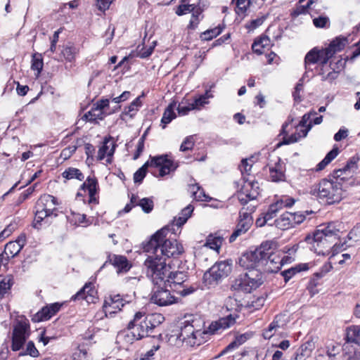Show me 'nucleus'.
<instances>
[{"label":"nucleus","mask_w":360,"mask_h":360,"mask_svg":"<svg viewBox=\"0 0 360 360\" xmlns=\"http://www.w3.org/2000/svg\"><path fill=\"white\" fill-rule=\"evenodd\" d=\"M170 229L165 226L158 231L151 238L143 245V250L148 253H157L167 260L170 257H176L184 252V248L175 239L167 238Z\"/></svg>","instance_id":"f257e3e1"},{"label":"nucleus","mask_w":360,"mask_h":360,"mask_svg":"<svg viewBox=\"0 0 360 360\" xmlns=\"http://www.w3.org/2000/svg\"><path fill=\"white\" fill-rule=\"evenodd\" d=\"M30 335L29 321L22 318L17 320L13 326L11 347L14 352L22 349L18 354L19 356L30 355L32 357H37L39 355V352L32 341H29L26 345L25 349H23V345L30 337Z\"/></svg>","instance_id":"f03ea898"},{"label":"nucleus","mask_w":360,"mask_h":360,"mask_svg":"<svg viewBox=\"0 0 360 360\" xmlns=\"http://www.w3.org/2000/svg\"><path fill=\"white\" fill-rule=\"evenodd\" d=\"M333 179H321L319 184L311 188L310 194L327 204L339 202L342 198V181L334 177Z\"/></svg>","instance_id":"7ed1b4c3"},{"label":"nucleus","mask_w":360,"mask_h":360,"mask_svg":"<svg viewBox=\"0 0 360 360\" xmlns=\"http://www.w3.org/2000/svg\"><path fill=\"white\" fill-rule=\"evenodd\" d=\"M146 276L155 285H163L171 269L169 264L166 263L163 257L157 253H149L144 262Z\"/></svg>","instance_id":"20e7f679"},{"label":"nucleus","mask_w":360,"mask_h":360,"mask_svg":"<svg viewBox=\"0 0 360 360\" xmlns=\"http://www.w3.org/2000/svg\"><path fill=\"white\" fill-rule=\"evenodd\" d=\"M164 320L165 317L160 314H146L138 311L134 314L133 319L129 323L135 332L140 334L142 339L150 335L155 328L158 327Z\"/></svg>","instance_id":"39448f33"},{"label":"nucleus","mask_w":360,"mask_h":360,"mask_svg":"<svg viewBox=\"0 0 360 360\" xmlns=\"http://www.w3.org/2000/svg\"><path fill=\"white\" fill-rule=\"evenodd\" d=\"M343 229V224L338 221H330L326 224L319 226V228L311 236L308 235L305 238L307 243L312 241L316 243L317 246L330 248L334 239L339 236V233Z\"/></svg>","instance_id":"423d86ee"},{"label":"nucleus","mask_w":360,"mask_h":360,"mask_svg":"<svg viewBox=\"0 0 360 360\" xmlns=\"http://www.w3.org/2000/svg\"><path fill=\"white\" fill-rule=\"evenodd\" d=\"M187 272L183 271H169L167 279L163 284L165 288L169 287L171 290L176 292L181 296H186L193 293L196 288L188 286L185 283L188 279Z\"/></svg>","instance_id":"0eeeda50"},{"label":"nucleus","mask_w":360,"mask_h":360,"mask_svg":"<svg viewBox=\"0 0 360 360\" xmlns=\"http://www.w3.org/2000/svg\"><path fill=\"white\" fill-rule=\"evenodd\" d=\"M231 271V263L228 261L216 262L203 275V281L209 288L217 285Z\"/></svg>","instance_id":"6e6552de"},{"label":"nucleus","mask_w":360,"mask_h":360,"mask_svg":"<svg viewBox=\"0 0 360 360\" xmlns=\"http://www.w3.org/2000/svg\"><path fill=\"white\" fill-rule=\"evenodd\" d=\"M57 205L56 198L51 195L41 196L37 202L36 212L34 220V227L39 229V225L44 219H48L53 212L56 210L55 206Z\"/></svg>","instance_id":"1a4fd4ad"},{"label":"nucleus","mask_w":360,"mask_h":360,"mask_svg":"<svg viewBox=\"0 0 360 360\" xmlns=\"http://www.w3.org/2000/svg\"><path fill=\"white\" fill-rule=\"evenodd\" d=\"M267 246H269V242L268 241L262 243L254 251L245 253L239 260L240 265L250 270H255L256 267L259 265L262 266L266 255L264 250H267Z\"/></svg>","instance_id":"9d476101"},{"label":"nucleus","mask_w":360,"mask_h":360,"mask_svg":"<svg viewBox=\"0 0 360 360\" xmlns=\"http://www.w3.org/2000/svg\"><path fill=\"white\" fill-rule=\"evenodd\" d=\"M180 330L176 334L177 339L181 342H185L186 345L194 346L199 345L200 341L198 340V337L202 335V332L195 330L194 326L188 321H184L181 323Z\"/></svg>","instance_id":"9b49d317"},{"label":"nucleus","mask_w":360,"mask_h":360,"mask_svg":"<svg viewBox=\"0 0 360 360\" xmlns=\"http://www.w3.org/2000/svg\"><path fill=\"white\" fill-rule=\"evenodd\" d=\"M244 183L238 192V198L242 205L257 198L259 193V183L255 180L246 179L243 176Z\"/></svg>","instance_id":"f8f14e48"},{"label":"nucleus","mask_w":360,"mask_h":360,"mask_svg":"<svg viewBox=\"0 0 360 360\" xmlns=\"http://www.w3.org/2000/svg\"><path fill=\"white\" fill-rule=\"evenodd\" d=\"M150 301L158 306L165 307L175 303L176 298L165 287L158 285L152 290Z\"/></svg>","instance_id":"ddd939ff"},{"label":"nucleus","mask_w":360,"mask_h":360,"mask_svg":"<svg viewBox=\"0 0 360 360\" xmlns=\"http://www.w3.org/2000/svg\"><path fill=\"white\" fill-rule=\"evenodd\" d=\"M243 210L244 208L240 212L238 222L235 230L229 237L230 243L234 242L238 236L245 233L252 224L253 219L250 213Z\"/></svg>","instance_id":"4468645a"},{"label":"nucleus","mask_w":360,"mask_h":360,"mask_svg":"<svg viewBox=\"0 0 360 360\" xmlns=\"http://www.w3.org/2000/svg\"><path fill=\"white\" fill-rule=\"evenodd\" d=\"M326 56V52L323 49H319L315 47L310 50L306 54L304 58V66L306 70L305 74L309 71H312V68H311V65H314L318 63H320L322 69L328 62V60H326V62L324 61Z\"/></svg>","instance_id":"2eb2a0df"},{"label":"nucleus","mask_w":360,"mask_h":360,"mask_svg":"<svg viewBox=\"0 0 360 360\" xmlns=\"http://www.w3.org/2000/svg\"><path fill=\"white\" fill-rule=\"evenodd\" d=\"M150 166L160 168L159 174L160 176L169 174L170 172L174 171L177 167V165L172 160L167 158V155L150 156Z\"/></svg>","instance_id":"dca6fc26"},{"label":"nucleus","mask_w":360,"mask_h":360,"mask_svg":"<svg viewBox=\"0 0 360 360\" xmlns=\"http://www.w3.org/2000/svg\"><path fill=\"white\" fill-rule=\"evenodd\" d=\"M271 243L267 246V250H264L265 257L262 266H266V270L271 272H277L283 265L284 258L281 259L280 257L273 252L271 249Z\"/></svg>","instance_id":"f3484780"},{"label":"nucleus","mask_w":360,"mask_h":360,"mask_svg":"<svg viewBox=\"0 0 360 360\" xmlns=\"http://www.w3.org/2000/svg\"><path fill=\"white\" fill-rule=\"evenodd\" d=\"M359 160V158L358 156L352 157L343 168L333 172V177L337 178V179H340V181L348 179L357 169V162Z\"/></svg>","instance_id":"a211bd4d"},{"label":"nucleus","mask_w":360,"mask_h":360,"mask_svg":"<svg viewBox=\"0 0 360 360\" xmlns=\"http://www.w3.org/2000/svg\"><path fill=\"white\" fill-rule=\"evenodd\" d=\"M347 44V37L340 36L335 38L327 48L323 49L326 56L324 61L329 60L336 53L342 51Z\"/></svg>","instance_id":"6ab92c4d"},{"label":"nucleus","mask_w":360,"mask_h":360,"mask_svg":"<svg viewBox=\"0 0 360 360\" xmlns=\"http://www.w3.org/2000/svg\"><path fill=\"white\" fill-rule=\"evenodd\" d=\"M107 262H110L117 269L118 274L127 273L131 267L127 257L122 255H109L104 265Z\"/></svg>","instance_id":"aec40b11"},{"label":"nucleus","mask_w":360,"mask_h":360,"mask_svg":"<svg viewBox=\"0 0 360 360\" xmlns=\"http://www.w3.org/2000/svg\"><path fill=\"white\" fill-rule=\"evenodd\" d=\"M238 315L229 314L225 317L220 318L219 320L212 322L209 328V332L214 334L219 330H225L235 324Z\"/></svg>","instance_id":"412c9836"},{"label":"nucleus","mask_w":360,"mask_h":360,"mask_svg":"<svg viewBox=\"0 0 360 360\" xmlns=\"http://www.w3.org/2000/svg\"><path fill=\"white\" fill-rule=\"evenodd\" d=\"M139 340H141V336L134 331L129 323L126 329L119 332L117 335V342L122 345H129Z\"/></svg>","instance_id":"4be33fe9"},{"label":"nucleus","mask_w":360,"mask_h":360,"mask_svg":"<svg viewBox=\"0 0 360 360\" xmlns=\"http://www.w3.org/2000/svg\"><path fill=\"white\" fill-rule=\"evenodd\" d=\"M96 291L91 283H86L75 295L72 297V300H85L88 303H94L96 300Z\"/></svg>","instance_id":"5701e85b"},{"label":"nucleus","mask_w":360,"mask_h":360,"mask_svg":"<svg viewBox=\"0 0 360 360\" xmlns=\"http://www.w3.org/2000/svg\"><path fill=\"white\" fill-rule=\"evenodd\" d=\"M115 144L112 141V138L105 137L103 142V145L98 149L97 159L98 160H102L105 158V156H108V158L106 161L108 163H110L111 160L109 158V157L112 156L115 152Z\"/></svg>","instance_id":"b1692460"},{"label":"nucleus","mask_w":360,"mask_h":360,"mask_svg":"<svg viewBox=\"0 0 360 360\" xmlns=\"http://www.w3.org/2000/svg\"><path fill=\"white\" fill-rule=\"evenodd\" d=\"M60 307L61 304L58 302L44 307L36 314L34 316L35 321H43L49 320L60 310Z\"/></svg>","instance_id":"393cba45"},{"label":"nucleus","mask_w":360,"mask_h":360,"mask_svg":"<svg viewBox=\"0 0 360 360\" xmlns=\"http://www.w3.org/2000/svg\"><path fill=\"white\" fill-rule=\"evenodd\" d=\"M98 181L95 177L89 176L85 182L82 185L83 190H87L89 195V203L98 204V200L96 198L97 192Z\"/></svg>","instance_id":"a878e982"},{"label":"nucleus","mask_w":360,"mask_h":360,"mask_svg":"<svg viewBox=\"0 0 360 360\" xmlns=\"http://www.w3.org/2000/svg\"><path fill=\"white\" fill-rule=\"evenodd\" d=\"M277 161L274 165H269V177L272 181L279 182L284 181L285 176L284 174L283 167L281 163V159L277 158Z\"/></svg>","instance_id":"bb28decb"},{"label":"nucleus","mask_w":360,"mask_h":360,"mask_svg":"<svg viewBox=\"0 0 360 360\" xmlns=\"http://www.w3.org/2000/svg\"><path fill=\"white\" fill-rule=\"evenodd\" d=\"M247 279L246 273L245 274L240 275L233 281L231 284V289L246 293L251 292L250 287L248 282V280Z\"/></svg>","instance_id":"cd10ccee"},{"label":"nucleus","mask_w":360,"mask_h":360,"mask_svg":"<svg viewBox=\"0 0 360 360\" xmlns=\"http://www.w3.org/2000/svg\"><path fill=\"white\" fill-rule=\"evenodd\" d=\"M313 124L309 122L307 128L304 129H301L300 131L295 132L290 136H283V141L280 144L288 145L290 143H294L297 142L301 138H304L307 136L308 132L312 128Z\"/></svg>","instance_id":"c85d7f7f"},{"label":"nucleus","mask_w":360,"mask_h":360,"mask_svg":"<svg viewBox=\"0 0 360 360\" xmlns=\"http://www.w3.org/2000/svg\"><path fill=\"white\" fill-rule=\"evenodd\" d=\"M346 344L360 346V326H351L346 330Z\"/></svg>","instance_id":"c756f323"},{"label":"nucleus","mask_w":360,"mask_h":360,"mask_svg":"<svg viewBox=\"0 0 360 360\" xmlns=\"http://www.w3.org/2000/svg\"><path fill=\"white\" fill-rule=\"evenodd\" d=\"M292 213L286 212L281 214L279 218L274 221V224L281 230H287L293 227Z\"/></svg>","instance_id":"7c9ffc66"},{"label":"nucleus","mask_w":360,"mask_h":360,"mask_svg":"<svg viewBox=\"0 0 360 360\" xmlns=\"http://www.w3.org/2000/svg\"><path fill=\"white\" fill-rule=\"evenodd\" d=\"M251 291L259 287L262 283V275L257 270H249L246 273Z\"/></svg>","instance_id":"2f4dec72"},{"label":"nucleus","mask_w":360,"mask_h":360,"mask_svg":"<svg viewBox=\"0 0 360 360\" xmlns=\"http://www.w3.org/2000/svg\"><path fill=\"white\" fill-rule=\"evenodd\" d=\"M309 269L308 264H299L295 266H292L288 269L281 271V274L284 278L285 283H287L290 278H292L295 274L302 271H307Z\"/></svg>","instance_id":"473e14b6"},{"label":"nucleus","mask_w":360,"mask_h":360,"mask_svg":"<svg viewBox=\"0 0 360 360\" xmlns=\"http://www.w3.org/2000/svg\"><path fill=\"white\" fill-rule=\"evenodd\" d=\"M78 53L79 49L71 43H68L63 46V49L61 50V54L68 62L74 61Z\"/></svg>","instance_id":"72a5a7b5"},{"label":"nucleus","mask_w":360,"mask_h":360,"mask_svg":"<svg viewBox=\"0 0 360 360\" xmlns=\"http://www.w3.org/2000/svg\"><path fill=\"white\" fill-rule=\"evenodd\" d=\"M202 12L203 9L199 4H198L193 11L191 13V18L188 25V29L195 30L197 28L199 22L203 18Z\"/></svg>","instance_id":"f704fd0d"},{"label":"nucleus","mask_w":360,"mask_h":360,"mask_svg":"<svg viewBox=\"0 0 360 360\" xmlns=\"http://www.w3.org/2000/svg\"><path fill=\"white\" fill-rule=\"evenodd\" d=\"M189 189L192 196L197 201H210V198L205 194L204 190L198 184L190 185Z\"/></svg>","instance_id":"c9c22d12"},{"label":"nucleus","mask_w":360,"mask_h":360,"mask_svg":"<svg viewBox=\"0 0 360 360\" xmlns=\"http://www.w3.org/2000/svg\"><path fill=\"white\" fill-rule=\"evenodd\" d=\"M105 117V114L103 111L93 107L91 110L84 115L82 119L91 122H97V120H102Z\"/></svg>","instance_id":"e433bc0d"},{"label":"nucleus","mask_w":360,"mask_h":360,"mask_svg":"<svg viewBox=\"0 0 360 360\" xmlns=\"http://www.w3.org/2000/svg\"><path fill=\"white\" fill-rule=\"evenodd\" d=\"M271 45V40L267 36H262L259 39L255 41L252 46V51L257 53L258 55H261L264 53V50L261 49H258V46H262V48H264L265 49H269Z\"/></svg>","instance_id":"4c0bfd02"},{"label":"nucleus","mask_w":360,"mask_h":360,"mask_svg":"<svg viewBox=\"0 0 360 360\" xmlns=\"http://www.w3.org/2000/svg\"><path fill=\"white\" fill-rule=\"evenodd\" d=\"M194 207L191 205H188L184 207L181 210L178 218L175 219L176 225L178 227H181L182 225H184L187 221L188 219L191 216Z\"/></svg>","instance_id":"58836bf2"},{"label":"nucleus","mask_w":360,"mask_h":360,"mask_svg":"<svg viewBox=\"0 0 360 360\" xmlns=\"http://www.w3.org/2000/svg\"><path fill=\"white\" fill-rule=\"evenodd\" d=\"M339 153L338 147L333 148L330 152L327 153L326 157L316 165V171L323 169L333 160H334Z\"/></svg>","instance_id":"ea45409f"},{"label":"nucleus","mask_w":360,"mask_h":360,"mask_svg":"<svg viewBox=\"0 0 360 360\" xmlns=\"http://www.w3.org/2000/svg\"><path fill=\"white\" fill-rule=\"evenodd\" d=\"M175 107L176 103L173 102L170 103L165 109L161 120V122L164 124L162 128H165L166 124H169L173 119L176 117V115L174 112Z\"/></svg>","instance_id":"a19ab883"},{"label":"nucleus","mask_w":360,"mask_h":360,"mask_svg":"<svg viewBox=\"0 0 360 360\" xmlns=\"http://www.w3.org/2000/svg\"><path fill=\"white\" fill-rule=\"evenodd\" d=\"M13 285V278L10 276H0V299L3 298Z\"/></svg>","instance_id":"79ce46f5"},{"label":"nucleus","mask_w":360,"mask_h":360,"mask_svg":"<svg viewBox=\"0 0 360 360\" xmlns=\"http://www.w3.org/2000/svg\"><path fill=\"white\" fill-rule=\"evenodd\" d=\"M224 29V25H219L213 29H210L202 32L200 34V38L202 40L205 41L212 40L213 38L219 35L222 32Z\"/></svg>","instance_id":"37998d69"},{"label":"nucleus","mask_w":360,"mask_h":360,"mask_svg":"<svg viewBox=\"0 0 360 360\" xmlns=\"http://www.w3.org/2000/svg\"><path fill=\"white\" fill-rule=\"evenodd\" d=\"M120 300H124L122 299V296L119 294L110 295L109 297L105 299L103 305V309L106 316H108V314H112V310H111L112 309L109 307V304L119 302Z\"/></svg>","instance_id":"c03bdc74"},{"label":"nucleus","mask_w":360,"mask_h":360,"mask_svg":"<svg viewBox=\"0 0 360 360\" xmlns=\"http://www.w3.org/2000/svg\"><path fill=\"white\" fill-rule=\"evenodd\" d=\"M21 250L22 248H20L18 243L10 241L5 245L3 252L6 255L8 256V258L10 259L16 256Z\"/></svg>","instance_id":"a18cd8bd"},{"label":"nucleus","mask_w":360,"mask_h":360,"mask_svg":"<svg viewBox=\"0 0 360 360\" xmlns=\"http://www.w3.org/2000/svg\"><path fill=\"white\" fill-rule=\"evenodd\" d=\"M345 360H360V349L353 348L352 345H344Z\"/></svg>","instance_id":"49530a36"},{"label":"nucleus","mask_w":360,"mask_h":360,"mask_svg":"<svg viewBox=\"0 0 360 360\" xmlns=\"http://www.w3.org/2000/svg\"><path fill=\"white\" fill-rule=\"evenodd\" d=\"M62 176L66 179H77L79 181H82L84 178L81 171L77 168L69 167L65 169L63 173Z\"/></svg>","instance_id":"de8ad7c7"},{"label":"nucleus","mask_w":360,"mask_h":360,"mask_svg":"<svg viewBox=\"0 0 360 360\" xmlns=\"http://www.w3.org/2000/svg\"><path fill=\"white\" fill-rule=\"evenodd\" d=\"M249 338V335L245 333L236 337L235 340L231 342L220 354H224L227 351L235 349L243 345Z\"/></svg>","instance_id":"09e8293b"},{"label":"nucleus","mask_w":360,"mask_h":360,"mask_svg":"<svg viewBox=\"0 0 360 360\" xmlns=\"http://www.w3.org/2000/svg\"><path fill=\"white\" fill-rule=\"evenodd\" d=\"M68 219L71 224L75 226L88 222L86 214L75 212H72L71 214L68 217Z\"/></svg>","instance_id":"8fccbe9b"},{"label":"nucleus","mask_w":360,"mask_h":360,"mask_svg":"<svg viewBox=\"0 0 360 360\" xmlns=\"http://www.w3.org/2000/svg\"><path fill=\"white\" fill-rule=\"evenodd\" d=\"M222 238L220 236L213 237L210 236L206 240L205 246L210 249L218 251L222 244Z\"/></svg>","instance_id":"3c124183"},{"label":"nucleus","mask_w":360,"mask_h":360,"mask_svg":"<svg viewBox=\"0 0 360 360\" xmlns=\"http://www.w3.org/2000/svg\"><path fill=\"white\" fill-rule=\"evenodd\" d=\"M150 166V162L147 161L141 167H140L134 174V181L135 183H141L147 173L148 167Z\"/></svg>","instance_id":"603ef678"},{"label":"nucleus","mask_w":360,"mask_h":360,"mask_svg":"<svg viewBox=\"0 0 360 360\" xmlns=\"http://www.w3.org/2000/svg\"><path fill=\"white\" fill-rule=\"evenodd\" d=\"M344 351V346L342 347L340 345H331L327 347L326 350L325 351L328 358H330L331 360H334L336 356L339 355L342 351Z\"/></svg>","instance_id":"864d4df0"},{"label":"nucleus","mask_w":360,"mask_h":360,"mask_svg":"<svg viewBox=\"0 0 360 360\" xmlns=\"http://www.w3.org/2000/svg\"><path fill=\"white\" fill-rule=\"evenodd\" d=\"M141 105V102L140 101V98L138 97L134 99L127 108H125V114L129 115L130 117H134Z\"/></svg>","instance_id":"5fc2aeb1"},{"label":"nucleus","mask_w":360,"mask_h":360,"mask_svg":"<svg viewBox=\"0 0 360 360\" xmlns=\"http://www.w3.org/2000/svg\"><path fill=\"white\" fill-rule=\"evenodd\" d=\"M313 24L317 28H326L330 27V20L326 15H320L313 19Z\"/></svg>","instance_id":"6e6d98bb"},{"label":"nucleus","mask_w":360,"mask_h":360,"mask_svg":"<svg viewBox=\"0 0 360 360\" xmlns=\"http://www.w3.org/2000/svg\"><path fill=\"white\" fill-rule=\"evenodd\" d=\"M139 206L145 213H150L153 209L154 204L151 198H143L139 201Z\"/></svg>","instance_id":"4d7b16f0"},{"label":"nucleus","mask_w":360,"mask_h":360,"mask_svg":"<svg viewBox=\"0 0 360 360\" xmlns=\"http://www.w3.org/2000/svg\"><path fill=\"white\" fill-rule=\"evenodd\" d=\"M278 210H279L277 208L276 205L271 204L269 206L268 211L263 214L269 226H272L274 224V222L271 223V221L276 216V213Z\"/></svg>","instance_id":"13d9d810"},{"label":"nucleus","mask_w":360,"mask_h":360,"mask_svg":"<svg viewBox=\"0 0 360 360\" xmlns=\"http://www.w3.org/2000/svg\"><path fill=\"white\" fill-rule=\"evenodd\" d=\"M295 202V200L292 198H290L288 196H283L280 200H277L274 204L277 205V208L278 210H281L283 207H290L292 206Z\"/></svg>","instance_id":"bf43d9fd"},{"label":"nucleus","mask_w":360,"mask_h":360,"mask_svg":"<svg viewBox=\"0 0 360 360\" xmlns=\"http://www.w3.org/2000/svg\"><path fill=\"white\" fill-rule=\"evenodd\" d=\"M195 4H180L176 9V14L179 16L192 13L195 8Z\"/></svg>","instance_id":"052dcab7"},{"label":"nucleus","mask_w":360,"mask_h":360,"mask_svg":"<svg viewBox=\"0 0 360 360\" xmlns=\"http://www.w3.org/2000/svg\"><path fill=\"white\" fill-rule=\"evenodd\" d=\"M89 354L84 347H79L72 354V360H89Z\"/></svg>","instance_id":"680f3d73"},{"label":"nucleus","mask_w":360,"mask_h":360,"mask_svg":"<svg viewBox=\"0 0 360 360\" xmlns=\"http://www.w3.org/2000/svg\"><path fill=\"white\" fill-rule=\"evenodd\" d=\"M32 69L37 71V76L41 73L43 68V60L41 55L34 54L32 60Z\"/></svg>","instance_id":"e2e57ef3"},{"label":"nucleus","mask_w":360,"mask_h":360,"mask_svg":"<svg viewBox=\"0 0 360 360\" xmlns=\"http://www.w3.org/2000/svg\"><path fill=\"white\" fill-rule=\"evenodd\" d=\"M314 349V344L312 342L307 341L297 349V350L302 353V356L308 357L311 355L313 349Z\"/></svg>","instance_id":"0e129e2a"},{"label":"nucleus","mask_w":360,"mask_h":360,"mask_svg":"<svg viewBox=\"0 0 360 360\" xmlns=\"http://www.w3.org/2000/svg\"><path fill=\"white\" fill-rule=\"evenodd\" d=\"M266 15H262L256 19L252 20L249 23L245 25V28L249 31H252L262 25L266 20Z\"/></svg>","instance_id":"69168bd1"},{"label":"nucleus","mask_w":360,"mask_h":360,"mask_svg":"<svg viewBox=\"0 0 360 360\" xmlns=\"http://www.w3.org/2000/svg\"><path fill=\"white\" fill-rule=\"evenodd\" d=\"M252 160L250 159H243L241 161V165H240V169L242 174L244 176L245 173L247 175H250V172L252 167Z\"/></svg>","instance_id":"338daca9"},{"label":"nucleus","mask_w":360,"mask_h":360,"mask_svg":"<svg viewBox=\"0 0 360 360\" xmlns=\"http://www.w3.org/2000/svg\"><path fill=\"white\" fill-rule=\"evenodd\" d=\"M194 143L195 141L193 136H187L182 142L180 146V150L185 152L191 150L194 146Z\"/></svg>","instance_id":"774afa93"}]
</instances>
